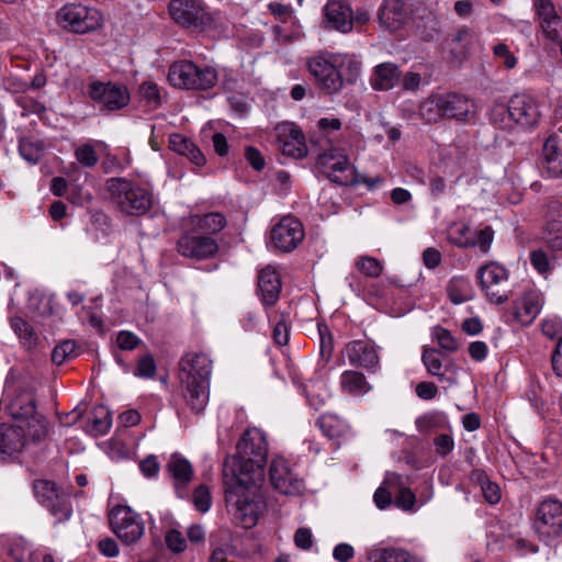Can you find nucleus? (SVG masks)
Returning a JSON list of instances; mask_svg holds the SVG:
<instances>
[{"mask_svg": "<svg viewBox=\"0 0 562 562\" xmlns=\"http://www.w3.org/2000/svg\"><path fill=\"white\" fill-rule=\"evenodd\" d=\"M269 445L266 434L256 427L247 428L236 446L232 467L223 470L225 502L244 528L256 526L266 509L260 492L265 479Z\"/></svg>", "mask_w": 562, "mask_h": 562, "instance_id": "nucleus-1", "label": "nucleus"}, {"mask_svg": "<svg viewBox=\"0 0 562 562\" xmlns=\"http://www.w3.org/2000/svg\"><path fill=\"white\" fill-rule=\"evenodd\" d=\"M179 366L183 398L194 414H201L209 402L212 360L203 352H188Z\"/></svg>", "mask_w": 562, "mask_h": 562, "instance_id": "nucleus-2", "label": "nucleus"}, {"mask_svg": "<svg viewBox=\"0 0 562 562\" xmlns=\"http://www.w3.org/2000/svg\"><path fill=\"white\" fill-rule=\"evenodd\" d=\"M106 189L120 212L127 216H143L153 207V191L142 182L114 177L106 180Z\"/></svg>", "mask_w": 562, "mask_h": 562, "instance_id": "nucleus-3", "label": "nucleus"}, {"mask_svg": "<svg viewBox=\"0 0 562 562\" xmlns=\"http://www.w3.org/2000/svg\"><path fill=\"white\" fill-rule=\"evenodd\" d=\"M4 386L9 392L15 393L5 407L8 415L15 422L25 423L27 426L34 422L40 424L36 400L24 372L12 368L5 376Z\"/></svg>", "mask_w": 562, "mask_h": 562, "instance_id": "nucleus-4", "label": "nucleus"}, {"mask_svg": "<svg viewBox=\"0 0 562 562\" xmlns=\"http://www.w3.org/2000/svg\"><path fill=\"white\" fill-rule=\"evenodd\" d=\"M168 81L175 88L207 91L216 86L218 72L212 66H200L192 60L181 59L169 66Z\"/></svg>", "mask_w": 562, "mask_h": 562, "instance_id": "nucleus-5", "label": "nucleus"}, {"mask_svg": "<svg viewBox=\"0 0 562 562\" xmlns=\"http://www.w3.org/2000/svg\"><path fill=\"white\" fill-rule=\"evenodd\" d=\"M167 10L177 26L193 33H204L215 23L213 13L203 0H170Z\"/></svg>", "mask_w": 562, "mask_h": 562, "instance_id": "nucleus-6", "label": "nucleus"}, {"mask_svg": "<svg viewBox=\"0 0 562 562\" xmlns=\"http://www.w3.org/2000/svg\"><path fill=\"white\" fill-rule=\"evenodd\" d=\"M57 23L67 32L87 34L100 29L103 24L101 11L82 3H66L56 14Z\"/></svg>", "mask_w": 562, "mask_h": 562, "instance_id": "nucleus-7", "label": "nucleus"}, {"mask_svg": "<svg viewBox=\"0 0 562 562\" xmlns=\"http://www.w3.org/2000/svg\"><path fill=\"white\" fill-rule=\"evenodd\" d=\"M86 95L101 113L126 108L131 101L127 87L121 82L93 80L88 83Z\"/></svg>", "mask_w": 562, "mask_h": 562, "instance_id": "nucleus-8", "label": "nucleus"}, {"mask_svg": "<svg viewBox=\"0 0 562 562\" xmlns=\"http://www.w3.org/2000/svg\"><path fill=\"white\" fill-rule=\"evenodd\" d=\"M306 65L319 90L329 95L337 94L342 90L345 79L341 71L337 69L334 53L313 56L307 59Z\"/></svg>", "mask_w": 562, "mask_h": 562, "instance_id": "nucleus-9", "label": "nucleus"}, {"mask_svg": "<svg viewBox=\"0 0 562 562\" xmlns=\"http://www.w3.org/2000/svg\"><path fill=\"white\" fill-rule=\"evenodd\" d=\"M476 278L482 291L491 303L501 305L509 300L507 289L509 271L503 265L492 261L481 266Z\"/></svg>", "mask_w": 562, "mask_h": 562, "instance_id": "nucleus-10", "label": "nucleus"}, {"mask_svg": "<svg viewBox=\"0 0 562 562\" xmlns=\"http://www.w3.org/2000/svg\"><path fill=\"white\" fill-rule=\"evenodd\" d=\"M111 530L125 544L136 543L145 531L140 515L127 505H116L109 513Z\"/></svg>", "mask_w": 562, "mask_h": 562, "instance_id": "nucleus-11", "label": "nucleus"}, {"mask_svg": "<svg viewBox=\"0 0 562 562\" xmlns=\"http://www.w3.org/2000/svg\"><path fill=\"white\" fill-rule=\"evenodd\" d=\"M33 492L38 503L56 518L57 522H65L71 517L72 504L70 497L59 492L55 482L35 480Z\"/></svg>", "mask_w": 562, "mask_h": 562, "instance_id": "nucleus-12", "label": "nucleus"}, {"mask_svg": "<svg viewBox=\"0 0 562 562\" xmlns=\"http://www.w3.org/2000/svg\"><path fill=\"white\" fill-rule=\"evenodd\" d=\"M218 250V243L213 236L194 229L182 234L177 243L179 255L198 261L215 257Z\"/></svg>", "mask_w": 562, "mask_h": 562, "instance_id": "nucleus-13", "label": "nucleus"}, {"mask_svg": "<svg viewBox=\"0 0 562 562\" xmlns=\"http://www.w3.org/2000/svg\"><path fill=\"white\" fill-rule=\"evenodd\" d=\"M269 477L273 487L284 495H300L305 490L304 480L283 457L272 459Z\"/></svg>", "mask_w": 562, "mask_h": 562, "instance_id": "nucleus-14", "label": "nucleus"}, {"mask_svg": "<svg viewBox=\"0 0 562 562\" xmlns=\"http://www.w3.org/2000/svg\"><path fill=\"white\" fill-rule=\"evenodd\" d=\"M533 528L542 540L554 539L562 533V503L546 499L537 508Z\"/></svg>", "mask_w": 562, "mask_h": 562, "instance_id": "nucleus-15", "label": "nucleus"}, {"mask_svg": "<svg viewBox=\"0 0 562 562\" xmlns=\"http://www.w3.org/2000/svg\"><path fill=\"white\" fill-rule=\"evenodd\" d=\"M302 223L294 216H284L276 224L270 233V239L274 248L282 252H291L304 238Z\"/></svg>", "mask_w": 562, "mask_h": 562, "instance_id": "nucleus-16", "label": "nucleus"}, {"mask_svg": "<svg viewBox=\"0 0 562 562\" xmlns=\"http://www.w3.org/2000/svg\"><path fill=\"white\" fill-rule=\"evenodd\" d=\"M510 117L513 123L529 130L538 125L541 112L538 101L530 94L519 93L510 99Z\"/></svg>", "mask_w": 562, "mask_h": 562, "instance_id": "nucleus-17", "label": "nucleus"}, {"mask_svg": "<svg viewBox=\"0 0 562 562\" xmlns=\"http://www.w3.org/2000/svg\"><path fill=\"white\" fill-rule=\"evenodd\" d=\"M537 21L543 36L559 43L562 50V16L551 0H533Z\"/></svg>", "mask_w": 562, "mask_h": 562, "instance_id": "nucleus-18", "label": "nucleus"}, {"mask_svg": "<svg viewBox=\"0 0 562 562\" xmlns=\"http://www.w3.org/2000/svg\"><path fill=\"white\" fill-rule=\"evenodd\" d=\"M348 362L352 367L376 373L380 370V357L373 345L362 339H355L346 344L344 349Z\"/></svg>", "mask_w": 562, "mask_h": 562, "instance_id": "nucleus-19", "label": "nucleus"}, {"mask_svg": "<svg viewBox=\"0 0 562 562\" xmlns=\"http://www.w3.org/2000/svg\"><path fill=\"white\" fill-rule=\"evenodd\" d=\"M543 240L551 251H562V201L551 199L543 215Z\"/></svg>", "mask_w": 562, "mask_h": 562, "instance_id": "nucleus-20", "label": "nucleus"}, {"mask_svg": "<svg viewBox=\"0 0 562 562\" xmlns=\"http://www.w3.org/2000/svg\"><path fill=\"white\" fill-rule=\"evenodd\" d=\"M443 120L468 122L475 115L473 102L464 94L457 92L441 93Z\"/></svg>", "mask_w": 562, "mask_h": 562, "instance_id": "nucleus-21", "label": "nucleus"}, {"mask_svg": "<svg viewBox=\"0 0 562 562\" xmlns=\"http://www.w3.org/2000/svg\"><path fill=\"white\" fill-rule=\"evenodd\" d=\"M257 286V294L268 313L269 308L273 307L280 299L282 282L279 273L270 267L260 270Z\"/></svg>", "mask_w": 562, "mask_h": 562, "instance_id": "nucleus-22", "label": "nucleus"}, {"mask_svg": "<svg viewBox=\"0 0 562 562\" xmlns=\"http://www.w3.org/2000/svg\"><path fill=\"white\" fill-rule=\"evenodd\" d=\"M327 29L342 33L350 32L353 26V12L349 3L340 0L328 1L324 8Z\"/></svg>", "mask_w": 562, "mask_h": 562, "instance_id": "nucleus-23", "label": "nucleus"}, {"mask_svg": "<svg viewBox=\"0 0 562 562\" xmlns=\"http://www.w3.org/2000/svg\"><path fill=\"white\" fill-rule=\"evenodd\" d=\"M379 22L390 32L401 30L408 20L404 0H384L378 11Z\"/></svg>", "mask_w": 562, "mask_h": 562, "instance_id": "nucleus-24", "label": "nucleus"}, {"mask_svg": "<svg viewBox=\"0 0 562 562\" xmlns=\"http://www.w3.org/2000/svg\"><path fill=\"white\" fill-rule=\"evenodd\" d=\"M542 167L549 177L562 175V135L551 134L542 147Z\"/></svg>", "mask_w": 562, "mask_h": 562, "instance_id": "nucleus-25", "label": "nucleus"}, {"mask_svg": "<svg viewBox=\"0 0 562 562\" xmlns=\"http://www.w3.org/2000/svg\"><path fill=\"white\" fill-rule=\"evenodd\" d=\"M402 78L400 66L386 61L376 65L370 77V85L375 91H389L395 88Z\"/></svg>", "mask_w": 562, "mask_h": 562, "instance_id": "nucleus-26", "label": "nucleus"}, {"mask_svg": "<svg viewBox=\"0 0 562 562\" xmlns=\"http://www.w3.org/2000/svg\"><path fill=\"white\" fill-rule=\"evenodd\" d=\"M541 311L539 295L535 292H526L515 302L510 313L513 321L521 326H529Z\"/></svg>", "mask_w": 562, "mask_h": 562, "instance_id": "nucleus-27", "label": "nucleus"}, {"mask_svg": "<svg viewBox=\"0 0 562 562\" xmlns=\"http://www.w3.org/2000/svg\"><path fill=\"white\" fill-rule=\"evenodd\" d=\"M27 439L24 427L21 425H7L2 423V460L7 454L14 459L26 446Z\"/></svg>", "mask_w": 562, "mask_h": 562, "instance_id": "nucleus-28", "label": "nucleus"}, {"mask_svg": "<svg viewBox=\"0 0 562 562\" xmlns=\"http://www.w3.org/2000/svg\"><path fill=\"white\" fill-rule=\"evenodd\" d=\"M167 471L173 480L177 494L182 497L181 490H184L193 477L192 464L179 453H173L167 463Z\"/></svg>", "mask_w": 562, "mask_h": 562, "instance_id": "nucleus-29", "label": "nucleus"}, {"mask_svg": "<svg viewBox=\"0 0 562 562\" xmlns=\"http://www.w3.org/2000/svg\"><path fill=\"white\" fill-rule=\"evenodd\" d=\"M169 148L180 156H184L196 167H202L206 158L201 149L188 137L181 134H171L169 137Z\"/></svg>", "mask_w": 562, "mask_h": 562, "instance_id": "nucleus-30", "label": "nucleus"}, {"mask_svg": "<svg viewBox=\"0 0 562 562\" xmlns=\"http://www.w3.org/2000/svg\"><path fill=\"white\" fill-rule=\"evenodd\" d=\"M384 484L390 488L397 490L394 499L396 507L403 510L414 509L416 496L413 491L406 486L407 479H404L401 474L391 473L385 477Z\"/></svg>", "mask_w": 562, "mask_h": 562, "instance_id": "nucleus-31", "label": "nucleus"}, {"mask_svg": "<svg viewBox=\"0 0 562 562\" xmlns=\"http://www.w3.org/2000/svg\"><path fill=\"white\" fill-rule=\"evenodd\" d=\"M342 393L350 396H362L372 389L366 375L357 370H345L339 380Z\"/></svg>", "mask_w": 562, "mask_h": 562, "instance_id": "nucleus-32", "label": "nucleus"}, {"mask_svg": "<svg viewBox=\"0 0 562 562\" xmlns=\"http://www.w3.org/2000/svg\"><path fill=\"white\" fill-rule=\"evenodd\" d=\"M8 555L15 562H36L40 552L32 549V546L23 538H11L5 540Z\"/></svg>", "mask_w": 562, "mask_h": 562, "instance_id": "nucleus-33", "label": "nucleus"}, {"mask_svg": "<svg viewBox=\"0 0 562 562\" xmlns=\"http://www.w3.org/2000/svg\"><path fill=\"white\" fill-rule=\"evenodd\" d=\"M317 426L328 439H338L345 436L349 430V426L345 419L330 413L322 414L317 418Z\"/></svg>", "mask_w": 562, "mask_h": 562, "instance_id": "nucleus-34", "label": "nucleus"}, {"mask_svg": "<svg viewBox=\"0 0 562 562\" xmlns=\"http://www.w3.org/2000/svg\"><path fill=\"white\" fill-rule=\"evenodd\" d=\"M370 562H420L416 557L412 555L408 551L394 548H375L369 553Z\"/></svg>", "mask_w": 562, "mask_h": 562, "instance_id": "nucleus-35", "label": "nucleus"}, {"mask_svg": "<svg viewBox=\"0 0 562 562\" xmlns=\"http://www.w3.org/2000/svg\"><path fill=\"white\" fill-rule=\"evenodd\" d=\"M268 314L269 322L273 325L272 339L279 347H284L289 344L291 334L290 313L282 312L280 314Z\"/></svg>", "mask_w": 562, "mask_h": 562, "instance_id": "nucleus-36", "label": "nucleus"}, {"mask_svg": "<svg viewBox=\"0 0 562 562\" xmlns=\"http://www.w3.org/2000/svg\"><path fill=\"white\" fill-rule=\"evenodd\" d=\"M447 293L453 304H461L472 297V285L468 278L456 276L447 285Z\"/></svg>", "mask_w": 562, "mask_h": 562, "instance_id": "nucleus-37", "label": "nucleus"}, {"mask_svg": "<svg viewBox=\"0 0 562 562\" xmlns=\"http://www.w3.org/2000/svg\"><path fill=\"white\" fill-rule=\"evenodd\" d=\"M337 69L341 71L345 83L353 85L360 76L361 63L353 55L335 54Z\"/></svg>", "mask_w": 562, "mask_h": 562, "instance_id": "nucleus-38", "label": "nucleus"}, {"mask_svg": "<svg viewBox=\"0 0 562 562\" xmlns=\"http://www.w3.org/2000/svg\"><path fill=\"white\" fill-rule=\"evenodd\" d=\"M441 93L430 94L418 109L419 116L427 123H437L443 120Z\"/></svg>", "mask_w": 562, "mask_h": 562, "instance_id": "nucleus-39", "label": "nucleus"}, {"mask_svg": "<svg viewBox=\"0 0 562 562\" xmlns=\"http://www.w3.org/2000/svg\"><path fill=\"white\" fill-rule=\"evenodd\" d=\"M225 226L226 217L222 213L210 212L198 217L193 229L204 235L213 236L220 233Z\"/></svg>", "mask_w": 562, "mask_h": 562, "instance_id": "nucleus-40", "label": "nucleus"}, {"mask_svg": "<svg viewBox=\"0 0 562 562\" xmlns=\"http://www.w3.org/2000/svg\"><path fill=\"white\" fill-rule=\"evenodd\" d=\"M89 424L94 436H104L112 426V414L106 406L97 405L90 413Z\"/></svg>", "mask_w": 562, "mask_h": 562, "instance_id": "nucleus-41", "label": "nucleus"}, {"mask_svg": "<svg viewBox=\"0 0 562 562\" xmlns=\"http://www.w3.org/2000/svg\"><path fill=\"white\" fill-rule=\"evenodd\" d=\"M448 240L460 248L476 246L474 233L465 223H453L448 229Z\"/></svg>", "mask_w": 562, "mask_h": 562, "instance_id": "nucleus-42", "label": "nucleus"}, {"mask_svg": "<svg viewBox=\"0 0 562 562\" xmlns=\"http://www.w3.org/2000/svg\"><path fill=\"white\" fill-rule=\"evenodd\" d=\"M422 361L430 375L437 378L439 381H443L446 375L445 371H442V353L439 349L424 347Z\"/></svg>", "mask_w": 562, "mask_h": 562, "instance_id": "nucleus-43", "label": "nucleus"}, {"mask_svg": "<svg viewBox=\"0 0 562 562\" xmlns=\"http://www.w3.org/2000/svg\"><path fill=\"white\" fill-rule=\"evenodd\" d=\"M19 151L23 159L36 164L44 155V143L33 136L22 137L19 140Z\"/></svg>", "mask_w": 562, "mask_h": 562, "instance_id": "nucleus-44", "label": "nucleus"}, {"mask_svg": "<svg viewBox=\"0 0 562 562\" xmlns=\"http://www.w3.org/2000/svg\"><path fill=\"white\" fill-rule=\"evenodd\" d=\"M11 327L25 348L32 349L37 345L38 336L26 321L14 317L11 319Z\"/></svg>", "mask_w": 562, "mask_h": 562, "instance_id": "nucleus-45", "label": "nucleus"}, {"mask_svg": "<svg viewBox=\"0 0 562 562\" xmlns=\"http://www.w3.org/2000/svg\"><path fill=\"white\" fill-rule=\"evenodd\" d=\"M79 356L78 346L75 340H64L55 346L52 351V362L61 366L66 361Z\"/></svg>", "mask_w": 562, "mask_h": 562, "instance_id": "nucleus-46", "label": "nucleus"}, {"mask_svg": "<svg viewBox=\"0 0 562 562\" xmlns=\"http://www.w3.org/2000/svg\"><path fill=\"white\" fill-rule=\"evenodd\" d=\"M140 100L146 106L155 110L161 105V94L158 85L154 81H144L138 88Z\"/></svg>", "mask_w": 562, "mask_h": 562, "instance_id": "nucleus-47", "label": "nucleus"}, {"mask_svg": "<svg viewBox=\"0 0 562 562\" xmlns=\"http://www.w3.org/2000/svg\"><path fill=\"white\" fill-rule=\"evenodd\" d=\"M317 331L319 336V355L323 361L328 363L333 357L334 351V337L325 323L317 324Z\"/></svg>", "mask_w": 562, "mask_h": 562, "instance_id": "nucleus-48", "label": "nucleus"}, {"mask_svg": "<svg viewBox=\"0 0 562 562\" xmlns=\"http://www.w3.org/2000/svg\"><path fill=\"white\" fill-rule=\"evenodd\" d=\"M445 416L441 413H427L423 416H419L415 424L416 428L420 434L430 435L437 428L441 427V424L445 422Z\"/></svg>", "mask_w": 562, "mask_h": 562, "instance_id": "nucleus-49", "label": "nucleus"}, {"mask_svg": "<svg viewBox=\"0 0 562 562\" xmlns=\"http://www.w3.org/2000/svg\"><path fill=\"white\" fill-rule=\"evenodd\" d=\"M432 336L442 350L448 352H456L459 349L458 339L447 328L441 326L434 327Z\"/></svg>", "mask_w": 562, "mask_h": 562, "instance_id": "nucleus-50", "label": "nucleus"}, {"mask_svg": "<svg viewBox=\"0 0 562 562\" xmlns=\"http://www.w3.org/2000/svg\"><path fill=\"white\" fill-rule=\"evenodd\" d=\"M357 269L369 278H378L383 271L382 263L374 257L361 256L356 262Z\"/></svg>", "mask_w": 562, "mask_h": 562, "instance_id": "nucleus-51", "label": "nucleus"}, {"mask_svg": "<svg viewBox=\"0 0 562 562\" xmlns=\"http://www.w3.org/2000/svg\"><path fill=\"white\" fill-rule=\"evenodd\" d=\"M290 135H291L292 139L297 143V145H291L290 143H284L283 153L289 156H292L294 158L304 157L306 155V147H305V144L303 143V140H304L303 133L299 128L292 126L290 128Z\"/></svg>", "mask_w": 562, "mask_h": 562, "instance_id": "nucleus-52", "label": "nucleus"}, {"mask_svg": "<svg viewBox=\"0 0 562 562\" xmlns=\"http://www.w3.org/2000/svg\"><path fill=\"white\" fill-rule=\"evenodd\" d=\"M490 116L491 121L501 128L510 127L513 123L510 117V101H508L507 104H494Z\"/></svg>", "mask_w": 562, "mask_h": 562, "instance_id": "nucleus-53", "label": "nucleus"}, {"mask_svg": "<svg viewBox=\"0 0 562 562\" xmlns=\"http://www.w3.org/2000/svg\"><path fill=\"white\" fill-rule=\"evenodd\" d=\"M318 162L333 172H345L349 168V160L345 155L335 157L331 153H324L318 156Z\"/></svg>", "mask_w": 562, "mask_h": 562, "instance_id": "nucleus-54", "label": "nucleus"}, {"mask_svg": "<svg viewBox=\"0 0 562 562\" xmlns=\"http://www.w3.org/2000/svg\"><path fill=\"white\" fill-rule=\"evenodd\" d=\"M75 157L79 164L87 168L94 167L99 161L97 151L94 147L90 144H83L76 148Z\"/></svg>", "mask_w": 562, "mask_h": 562, "instance_id": "nucleus-55", "label": "nucleus"}, {"mask_svg": "<svg viewBox=\"0 0 562 562\" xmlns=\"http://www.w3.org/2000/svg\"><path fill=\"white\" fill-rule=\"evenodd\" d=\"M192 501L196 510L201 513L209 512L212 505V497L209 487L204 484H200L198 487H195L192 495Z\"/></svg>", "mask_w": 562, "mask_h": 562, "instance_id": "nucleus-56", "label": "nucleus"}, {"mask_svg": "<svg viewBox=\"0 0 562 562\" xmlns=\"http://www.w3.org/2000/svg\"><path fill=\"white\" fill-rule=\"evenodd\" d=\"M157 371L156 362L150 355H145L139 358L137 366L134 370V375L142 379H151Z\"/></svg>", "mask_w": 562, "mask_h": 562, "instance_id": "nucleus-57", "label": "nucleus"}, {"mask_svg": "<svg viewBox=\"0 0 562 562\" xmlns=\"http://www.w3.org/2000/svg\"><path fill=\"white\" fill-rule=\"evenodd\" d=\"M434 447L437 456L446 458L454 449V439L452 434H439L434 438Z\"/></svg>", "mask_w": 562, "mask_h": 562, "instance_id": "nucleus-58", "label": "nucleus"}, {"mask_svg": "<svg viewBox=\"0 0 562 562\" xmlns=\"http://www.w3.org/2000/svg\"><path fill=\"white\" fill-rule=\"evenodd\" d=\"M530 263L533 267V269L542 274L546 276L551 271L550 260L547 255V252L542 249H535L529 255Z\"/></svg>", "mask_w": 562, "mask_h": 562, "instance_id": "nucleus-59", "label": "nucleus"}, {"mask_svg": "<svg viewBox=\"0 0 562 562\" xmlns=\"http://www.w3.org/2000/svg\"><path fill=\"white\" fill-rule=\"evenodd\" d=\"M328 178L330 181L338 183L340 186H349V184H358V183H364L369 189H373L378 183H380L381 179L379 177L376 178H368V177H340V176H333L329 175Z\"/></svg>", "mask_w": 562, "mask_h": 562, "instance_id": "nucleus-60", "label": "nucleus"}, {"mask_svg": "<svg viewBox=\"0 0 562 562\" xmlns=\"http://www.w3.org/2000/svg\"><path fill=\"white\" fill-rule=\"evenodd\" d=\"M166 544L172 552L180 553L187 548V541L182 533L177 529H171L166 533Z\"/></svg>", "mask_w": 562, "mask_h": 562, "instance_id": "nucleus-61", "label": "nucleus"}, {"mask_svg": "<svg viewBox=\"0 0 562 562\" xmlns=\"http://www.w3.org/2000/svg\"><path fill=\"white\" fill-rule=\"evenodd\" d=\"M493 53L495 57L503 59V64L507 69H513L517 65V58L510 53L507 44H496L493 47Z\"/></svg>", "mask_w": 562, "mask_h": 562, "instance_id": "nucleus-62", "label": "nucleus"}, {"mask_svg": "<svg viewBox=\"0 0 562 562\" xmlns=\"http://www.w3.org/2000/svg\"><path fill=\"white\" fill-rule=\"evenodd\" d=\"M245 159L256 171H261L266 166V161L262 154L258 148L254 146H247L245 148Z\"/></svg>", "mask_w": 562, "mask_h": 562, "instance_id": "nucleus-63", "label": "nucleus"}, {"mask_svg": "<svg viewBox=\"0 0 562 562\" xmlns=\"http://www.w3.org/2000/svg\"><path fill=\"white\" fill-rule=\"evenodd\" d=\"M140 339L132 331L122 330L117 334L116 344L121 350H134Z\"/></svg>", "mask_w": 562, "mask_h": 562, "instance_id": "nucleus-64", "label": "nucleus"}]
</instances>
